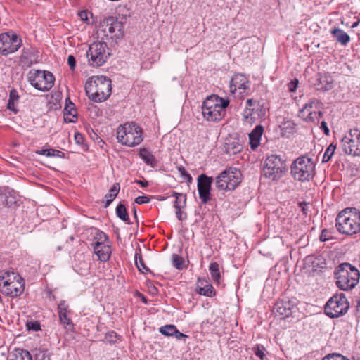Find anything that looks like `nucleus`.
I'll use <instances>...</instances> for the list:
<instances>
[{
    "instance_id": "38",
    "label": "nucleus",
    "mask_w": 360,
    "mask_h": 360,
    "mask_svg": "<svg viewBox=\"0 0 360 360\" xmlns=\"http://www.w3.org/2000/svg\"><path fill=\"white\" fill-rule=\"evenodd\" d=\"M35 360H51L46 350L43 349H35Z\"/></svg>"
},
{
    "instance_id": "64",
    "label": "nucleus",
    "mask_w": 360,
    "mask_h": 360,
    "mask_svg": "<svg viewBox=\"0 0 360 360\" xmlns=\"http://www.w3.org/2000/svg\"><path fill=\"white\" fill-rule=\"evenodd\" d=\"M359 305H360V301L359 302Z\"/></svg>"
},
{
    "instance_id": "52",
    "label": "nucleus",
    "mask_w": 360,
    "mask_h": 360,
    "mask_svg": "<svg viewBox=\"0 0 360 360\" xmlns=\"http://www.w3.org/2000/svg\"><path fill=\"white\" fill-rule=\"evenodd\" d=\"M88 15L89 12L87 11H82L79 13V15L82 20L87 21L88 20Z\"/></svg>"
},
{
    "instance_id": "39",
    "label": "nucleus",
    "mask_w": 360,
    "mask_h": 360,
    "mask_svg": "<svg viewBox=\"0 0 360 360\" xmlns=\"http://www.w3.org/2000/svg\"><path fill=\"white\" fill-rule=\"evenodd\" d=\"M320 105L321 103L317 100L309 101L304 105V108H302V111H307L308 112L309 115H311V111L310 110L313 108V106L314 105L316 108H319Z\"/></svg>"
},
{
    "instance_id": "32",
    "label": "nucleus",
    "mask_w": 360,
    "mask_h": 360,
    "mask_svg": "<svg viewBox=\"0 0 360 360\" xmlns=\"http://www.w3.org/2000/svg\"><path fill=\"white\" fill-rule=\"evenodd\" d=\"M198 292L200 295L207 296V297H212L214 295V290L211 284L206 283L205 286H198Z\"/></svg>"
},
{
    "instance_id": "18",
    "label": "nucleus",
    "mask_w": 360,
    "mask_h": 360,
    "mask_svg": "<svg viewBox=\"0 0 360 360\" xmlns=\"http://www.w3.org/2000/svg\"><path fill=\"white\" fill-rule=\"evenodd\" d=\"M94 251L101 261H107L110 258L111 250L108 243L94 242L92 243Z\"/></svg>"
},
{
    "instance_id": "19",
    "label": "nucleus",
    "mask_w": 360,
    "mask_h": 360,
    "mask_svg": "<svg viewBox=\"0 0 360 360\" xmlns=\"http://www.w3.org/2000/svg\"><path fill=\"white\" fill-rule=\"evenodd\" d=\"M243 89L245 93L246 90L250 89V82L247 78L240 74L236 75L230 82V91L232 93L236 90V89Z\"/></svg>"
},
{
    "instance_id": "28",
    "label": "nucleus",
    "mask_w": 360,
    "mask_h": 360,
    "mask_svg": "<svg viewBox=\"0 0 360 360\" xmlns=\"http://www.w3.org/2000/svg\"><path fill=\"white\" fill-rule=\"evenodd\" d=\"M116 214L122 221L130 224L129 217L126 207L123 204H119L116 207Z\"/></svg>"
},
{
    "instance_id": "1",
    "label": "nucleus",
    "mask_w": 360,
    "mask_h": 360,
    "mask_svg": "<svg viewBox=\"0 0 360 360\" xmlns=\"http://www.w3.org/2000/svg\"><path fill=\"white\" fill-rule=\"evenodd\" d=\"M111 90V80L105 76H93L85 84L89 98L94 102L105 101L110 96Z\"/></svg>"
},
{
    "instance_id": "48",
    "label": "nucleus",
    "mask_w": 360,
    "mask_h": 360,
    "mask_svg": "<svg viewBox=\"0 0 360 360\" xmlns=\"http://www.w3.org/2000/svg\"><path fill=\"white\" fill-rule=\"evenodd\" d=\"M68 63L70 65V68L72 70H73L75 68L76 60L73 56L70 55L68 58Z\"/></svg>"
},
{
    "instance_id": "50",
    "label": "nucleus",
    "mask_w": 360,
    "mask_h": 360,
    "mask_svg": "<svg viewBox=\"0 0 360 360\" xmlns=\"http://www.w3.org/2000/svg\"><path fill=\"white\" fill-rule=\"evenodd\" d=\"M330 238L329 236V232L328 230L324 229L322 231L321 235H320V240L321 241H326Z\"/></svg>"
},
{
    "instance_id": "60",
    "label": "nucleus",
    "mask_w": 360,
    "mask_h": 360,
    "mask_svg": "<svg viewBox=\"0 0 360 360\" xmlns=\"http://www.w3.org/2000/svg\"><path fill=\"white\" fill-rule=\"evenodd\" d=\"M359 22H360V20L354 22L352 25L351 26L352 28H355L356 27L359 25Z\"/></svg>"
},
{
    "instance_id": "17",
    "label": "nucleus",
    "mask_w": 360,
    "mask_h": 360,
    "mask_svg": "<svg viewBox=\"0 0 360 360\" xmlns=\"http://www.w3.org/2000/svg\"><path fill=\"white\" fill-rule=\"evenodd\" d=\"M297 307L292 301H278L274 306V310L283 318L292 316Z\"/></svg>"
},
{
    "instance_id": "59",
    "label": "nucleus",
    "mask_w": 360,
    "mask_h": 360,
    "mask_svg": "<svg viewBox=\"0 0 360 360\" xmlns=\"http://www.w3.org/2000/svg\"><path fill=\"white\" fill-rule=\"evenodd\" d=\"M136 183L139 184V185H141L143 188L146 187L148 185V182L147 181L136 180Z\"/></svg>"
},
{
    "instance_id": "31",
    "label": "nucleus",
    "mask_w": 360,
    "mask_h": 360,
    "mask_svg": "<svg viewBox=\"0 0 360 360\" xmlns=\"http://www.w3.org/2000/svg\"><path fill=\"white\" fill-rule=\"evenodd\" d=\"M37 154L46 155L47 157H63L64 153L56 149H43L41 150H37Z\"/></svg>"
},
{
    "instance_id": "49",
    "label": "nucleus",
    "mask_w": 360,
    "mask_h": 360,
    "mask_svg": "<svg viewBox=\"0 0 360 360\" xmlns=\"http://www.w3.org/2000/svg\"><path fill=\"white\" fill-rule=\"evenodd\" d=\"M297 84H298V80L297 79L292 80L288 84V89H289L290 91H292V92L295 91L297 89Z\"/></svg>"
},
{
    "instance_id": "12",
    "label": "nucleus",
    "mask_w": 360,
    "mask_h": 360,
    "mask_svg": "<svg viewBox=\"0 0 360 360\" xmlns=\"http://www.w3.org/2000/svg\"><path fill=\"white\" fill-rule=\"evenodd\" d=\"M341 145L346 154L360 156V130L351 129L342 139Z\"/></svg>"
},
{
    "instance_id": "4",
    "label": "nucleus",
    "mask_w": 360,
    "mask_h": 360,
    "mask_svg": "<svg viewBox=\"0 0 360 360\" xmlns=\"http://www.w3.org/2000/svg\"><path fill=\"white\" fill-rule=\"evenodd\" d=\"M229 101L217 95L208 96L202 103V112L203 117L209 122H219L225 115L226 108Z\"/></svg>"
},
{
    "instance_id": "27",
    "label": "nucleus",
    "mask_w": 360,
    "mask_h": 360,
    "mask_svg": "<svg viewBox=\"0 0 360 360\" xmlns=\"http://www.w3.org/2000/svg\"><path fill=\"white\" fill-rule=\"evenodd\" d=\"M10 360H32V358L29 352L18 349H15Z\"/></svg>"
},
{
    "instance_id": "6",
    "label": "nucleus",
    "mask_w": 360,
    "mask_h": 360,
    "mask_svg": "<svg viewBox=\"0 0 360 360\" xmlns=\"http://www.w3.org/2000/svg\"><path fill=\"white\" fill-rule=\"evenodd\" d=\"M117 139L119 143L128 147H134L143 141L141 128L133 122H127L117 129Z\"/></svg>"
},
{
    "instance_id": "8",
    "label": "nucleus",
    "mask_w": 360,
    "mask_h": 360,
    "mask_svg": "<svg viewBox=\"0 0 360 360\" xmlns=\"http://www.w3.org/2000/svg\"><path fill=\"white\" fill-rule=\"evenodd\" d=\"M241 173L236 168L229 167L215 178L218 191H233L241 182Z\"/></svg>"
},
{
    "instance_id": "35",
    "label": "nucleus",
    "mask_w": 360,
    "mask_h": 360,
    "mask_svg": "<svg viewBox=\"0 0 360 360\" xmlns=\"http://www.w3.org/2000/svg\"><path fill=\"white\" fill-rule=\"evenodd\" d=\"M335 149H336V146L333 143H330L324 153L322 162H328L333 157Z\"/></svg>"
},
{
    "instance_id": "16",
    "label": "nucleus",
    "mask_w": 360,
    "mask_h": 360,
    "mask_svg": "<svg viewBox=\"0 0 360 360\" xmlns=\"http://www.w3.org/2000/svg\"><path fill=\"white\" fill-rule=\"evenodd\" d=\"M25 289L24 281H15L14 282L4 281V284L1 285L0 282V291L6 296L12 297H16L20 296Z\"/></svg>"
},
{
    "instance_id": "43",
    "label": "nucleus",
    "mask_w": 360,
    "mask_h": 360,
    "mask_svg": "<svg viewBox=\"0 0 360 360\" xmlns=\"http://www.w3.org/2000/svg\"><path fill=\"white\" fill-rule=\"evenodd\" d=\"M65 122H75L77 121V113L65 112L63 114Z\"/></svg>"
},
{
    "instance_id": "63",
    "label": "nucleus",
    "mask_w": 360,
    "mask_h": 360,
    "mask_svg": "<svg viewBox=\"0 0 360 360\" xmlns=\"http://www.w3.org/2000/svg\"><path fill=\"white\" fill-rule=\"evenodd\" d=\"M143 301H144L145 302H146V300L143 297Z\"/></svg>"
},
{
    "instance_id": "21",
    "label": "nucleus",
    "mask_w": 360,
    "mask_h": 360,
    "mask_svg": "<svg viewBox=\"0 0 360 360\" xmlns=\"http://www.w3.org/2000/svg\"><path fill=\"white\" fill-rule=\"evenodd\" d=\"M263 131V127L258 125L249 134L251 149L255 150L258 147Z\"/></svg>"
},
{
    "instance_id": "10",
    "label": "nucleus",
    "mask_w": 360,
    "mask_h": 360,
    "mask_svg": "<svg viewBox=\"0 0 360 360\" xmlns=\"http://www.w3.org/2000/svg\"><path fill=\"white\" fill-rule=\"evenodd\" d=\"M110 53L108 52V46L105 42L96 41L91 44L86 51V57L89 65L100 67L103 65L108 58Z\"/></svg>"
},
{
    "instance_id": "45",
    "label": "nucleus",
    "mask_w": 360,
    "mask_h": 360,
    "mask_svg": "<svg viewBox=\"0 0 360 360\" xmlns=\"http://www.w3.org/2000/svg\"><path fill=\"white\" fill-rule=\"evenodd\" d=\"M150 201V198L147 195L139 196L136 198L135 202L139 205H142L145 203H148Z\"/></svg>"
},
{
    "instance_id": "5",
    "label": "nucleus",
    "mask_w": 360,
    "mask_h": 360,
    "mask_svg": "<svg viewBox=\"0 0 360 360\" xmlns=\"http://www.w3.org/2000/svg\"><path fill=\"white\" fill-rule=\"evenodd\" d=\"M335 278L337 286L342 290L354 288L359 283V271L349 263L340 264L335 270Z\"/></svg>"
},
{
    "instance_id": "29",
    "label": "nucleus",
    "mask_w": 360,
    "mask_h": 360,
    "mask_svg": "<svg viewBox=\"0 0 360 360\" xmlns=\"http://www.w3.org/2000/svg\"><path fill=\"white\" fill-rule=\"evenodd\" d=\"M209 269L210 271L211 277L214 282L219 283L220 270L219 265L217 262H212L210 264Z\"/></svg>"
},
{
    "instance_id": "11",
    "label": "nucleus",
    "mask_w": 360,
    "mask_h": 360,
    "mask_svg": "<svg viewBox=\"0 0 360 360\" xmlns=\"http://www.w3.org/2000/svg\"><path fill=\"white\" fill-rule=\"evenodd\" d=\"M28 79L36 89L47 91L54 85L55 77L50 72L32 70L28 73Z\"/></svg>"
},
{
    "instance_id": "36",
    "label": "nucleus",
    "mask_w": 360,
    "mask_h": 360,
    "mask_svg": "<svg viewBox=\"0 0 360 360\" xmlns=\"http://www.w3.org/2000/svg\"><path fill=\"white\" fill-rule=\"evenodd\" d=\"M176 329L174 325H165L160 328V332L165 336H174Z\"/></svg>"
},
{
    "instance_id": "40",
    "label": "nucleus",
    "mask_w": 360,
    "mask_h": 360,
    "mask_svg": "<svg viewBox=\"0 0 360 360\" xmlns=\"http://www.w3.org/2000/svg\"><path fill=\"white\" fill-rule=\"evenodd\" d=\"M322 360H349L339 353H332L326 355Z\"/></svg>"
},
{
    "instance_id": "20",
    "label": "nucleus",
    "mask_w": 360,
    "mask_h": 360,
    "mask_svg": "<svg viewBox=\"0 0 360 360\" xmlns=\"http://www.w3.org/2000/svg\"><path fill=\"white\" fill-rule=\"evenodd\" d=\"M68 305L65 303V301L60 302L58 306V311L60 323L63 324L65 328L70 329L72 327V323L71 320L68 317Z\"/></svg>"
},
{
    "instance_id": "33",
    "label": "nucleus",
    "mask_w": 360,
    "mask_h": 360,
    "mask_svg": "<svg viewBox=\"0 0 360 360\" xmlns=\"http://www.w3.org/2000/svg\"><path fill=\"white\" fill-rule=\"evenodd\" d=\"M140 157L145 161L148 165L153 166L155 158L147 149H141L139 153Z\"/></svg>"
},
{
    "instance_id": "25",
    "label": "nucleus",
    "mask_w": 360,
    "mask_h": 360,
    "mask_svg": "<svg viewBox=\"0 0 360 360\" xmlns=\"http://www.w3.org/2000/svg\"><path fill=\"white\" fill-rule=\"evenodd\" d=\"M283 162L280 158L277 155H271L269 156L264 162L263 167H282Z\"/></svg>"
},
{
    "instance_id": "2",
    "label": "nucleus",
    "mask_w": 360,
    "mask_h": 360,
    "mask_svg": "<svg viewBox=\"0 0 360 360\" xmlns=\"http://www.w3.org/2000/svg\"><path fill=\"white\" fill-rule=\"evenodd\" d=\"M336 228L342 234L353 235L360 232V211L347 208L336 217Z\"/></svg>"
},
{
    "instance_id": "23",
    "label": "nucleus",
    "mask_w": 360,
    "mask_h": 360,
    "mask_svg": "<svg viewBox=\"0 0 360 360\" xmlns=\"http://www.w3.org/2000/svg\"><path fill=\"white\" fill-rule=\"evenodd\" d=\"M331 34L342 45L345 46L350 41V37L341 29L335 28L331 31Z\"/></svg>"
},
{
    "instance_id": "54",
    "label": "nucleus",
    "mask_w": 360,
    "mask_h": 360,
    "mask_svg": "<svg viewBox=\"0 0 360 360\" xmlns=\"http://www.w3.org/2000/svg\"><path fill=\"white\" fill-rule=\"evenodd\" d=\"M320 128L324 131V133L328 135L329 134V129L327 127V124L326 122L323 121L321 122Z\"/></svg>"
},
{
    "instance_id": "3",
    "label": "nucleus",
    "mask_w": 360,
    "mask_h": 360,
    "mask_svg": "<svg viewBox=\"0 0 360 360\" xmlns=\"http://www.w3.org/2000/svg\"><path fill=\"white\" fill-rule=\"evenodd\" d=\"M125 17L109 16L101 20L98 28V34L102 39L119 40L124 36Z\"/></svg>"
},
{
    "instance_id": "41",
    "label": "nucleus",
    "mask_w": 360,
    "mask_h": 360,
    "mask_svg": "<svg viewBox=\"0 0 360 360\" xmlns=\"http://www.w3.org/2000/svg\"><path fill=\"white\" fill-rule=\"evenodd\" d=\"M94 239L96 240V242L107 243L108 238L104 232L97 231Z\"/></svg>"
},
{
    "instance_id": "22",
    "label": "nucleus",
    "mask_w": 360,
    "mask_h": 360,
    "mask_svg": "<svg viewBox=\"0 0 360 360\" xmlns=\"http://www.w3.org/2000/svg\"><path fill=\"white\" fill-rule=\"evenodd\" d=\"M282 167H263V175L266 178L274 181L281 176Z\"/></svg>"
},
{
    "instance_id": "26",
    "label": "nucleus",
    "mask_w": 360,
    "mask_h": 360,
    "mask_svg": "<svg viewBox=\"0 0 360 360\" xmlns=\"http://www.w3.org/2000/svg\"><path fill=\"white\" fill-rule=\"evenodd\" d=\"M120 189V184L118 183L114 184L110 190V193L106 194L105 198H106L105 205V207H108L110 204L114 200L116 196L118 194V192Z\"/></svg>"
},
{
    "instance_id": "44",
    "label": "nucleus",
    "mask_w": 360,
    "mask_h": 360,
    "mask_svg": "<svg viewBox=\"0 0 360 360\" xmlns=\"http://www.w3.org/2000/svg\"><path fill=\"white\" fill-rule=\"evenodd\" d=\"M179 171L181 173V176L184 177L188 184L191 183L192 177L186 171L184 167H181L179 168Z\"/></svg>"
},
{
    "instance_id": "53",
    "label": "nucleus",
    "mask_w": 360,
    "mask_h": 360,
    "mask_svg": "<svg viewBox=\"0 0 360 360\" xmlns=\"http://www.w3.org/2000/svg\"><path fill=\"white\" fill-rule=\"evenodd\" d=\"M174 336L176 337V339L178 340H181L182 338H187L188 336L182 333H181L180 331L178 330V329L176 328V331L174 334Z\"/></svg>"
},
{
    "instance_id": "62",
    "label": "nucleus",
    "mask_w": 360,
    "mask_h": 360,
    "mask_svg": "<svg viewBox=\"0 0 360 360\" xmlns=\"http://www.w3.org/2000/svg\"><path fill=\"white\" fill-rule=\"evenodd\" d=\"M325 81H326V78L321 77V78L320 79V83H322L323 82H325Z\"/></svg>"
},
{
    "instance_id": "46",
    "label": "nucleus",
    "mask_w": 360,
    "mask_h": 360,
    "mask_svg": "<svg viewBox=\"0 0 360 360\" xmlns=\"http://www.w3.org/2000/svg\"><path fill=\"white\" fill-rule=\"evenodd\" d=\"M264 350L265 349L263 346H257V347L255 349V354L257 356L261 359H263L264 356Z\"/></svg>"
},
{
    "instance_id": "56",
    "label": "nucleus",
    "mask_w": 360,
    "mask_h": 360,
    "mask_svg": "<svg viewBox=\"0 0 360 360\" xmlns=\"http://www.w3.org/2000/svg\"><path fill=\"white\" fill-rule=\"evenodd\" d=\"M331 88H332V84L327 82V84L325 86H322V87L319 88V89H322L323 91H328Z\"/></svg>"
},
{
    "instance_id": "37",
    "label": "nucleus",
    "mask_w": 360,
    "mask_h": 360,
    "mask_svg": "<svg viewBox=\"0 0 360 360\" xmlns=\"http://www.w3.org/2000/svg\"><path fill=\"white\" fill-rule=\"evenodd\" d=\"M173 265L177 269H182L184 266V259L181 256L174 254L172 256Z\"/></svg>"
},
{
    "instance_id": "58",
    "label": "nucleus",
    "mask_w": 360,
    "mask_h": 360,
    "mask_svg": "<svg viewBox=\"0 0 360 360\" xmlns=\"http://www.w3.org/2000/svg\"><path fill=\"white\" fill-rule=\"evenodd\" d=\"M18 97V96L16 95V91H11V93H10V100H9V103H8V105L10 106L11 105V100L13 99L14 97Z\"/></svg>"
},
{
    "instance_id": "61",
    "label": "nucleus",
    "mask_w": 360,
    "mask_h": 360,
    "mask_svg": "<svg viewBox=\"0 0 360 360\" xmlns=\"http://www.w3.org/2000/svg\"><path fill=\"white\" fill-rule=\"evenodd\" d=\"M133 212H134V216L135 218L137 217V214H136V207H134L133 209Z\"/></svg>"
},
{
    "instance_id": "14",
    "label": "nucleus",
    "mask_w": 360,
    "mask_h": 360,
    "mask_svg": "<svg viewBox=\"0 0 360 360\" xmlns=\"http://www.w3.org/2000/svg\"><path fill=\"white\" fill-rule=\"evenodd\" d=\"M262 111L259 103L252 98L248 99L243 113L244 120L249 124L255 122L262 116Z\"/></svg>"
},
{
    "instance_id": "9",
    "label": "nucleus",
    "mask_w": 360,
    "mask_h": 360,
    "mask_svg": "<svg viewBox=\"0 0 360 360\" xmlns=\"http://www.w3.org/2000/svg\"><path fill=\"white\" fill-rule=\"evenodd\" d=\"M349 302L343 293L335 294L326 302L324 310L330 318H338L345 314L349 309Z\"/></svg>"
},
{
    "instance_id": "47",
    "label": "nucleus",
    "mask_w": 360,
    "mask_h": 360,
    "mask_svg": "<svg viewBox=\"0 0 360 360\" xmlns=\"http://www.w3.org/2000/svg\"><path fill=\"white\" fill-rule=\"evenodd\" d=\"M27 326L28 330H32L34 331H38L40 330V324L38 322L27 323Z\"/></svg>"
},
{
    "instance_id": "30",
    "label": "nucleus",
    "mask_w": 360,
    "mask_h": 360,
    "mask_svg": "<svg viewBox=\"0 0 360 360\" xmlns=\"http://www.w3.org/2000/svg\"><path fill=\"white\" fill-rule=\"evenodd\" d=\"M172 196L176 198L174 207L176 209L184 208L186 203V195L182 193L174 192Z\"/></svg>"
},
{
    "instance_id": "34",
    "label": "nucleus",
    "mask_w": 360,
    "mask_h": 360,
    "mask_svg": "<svg viewBox=\"0 0 360 360\" xmlns=\"http://www.w3.org/2000/svg\"><path fill=\"white\" fill-rule=\"evenodd\" d=\"M135 263L137 268L141 272L147 273L150 271L149 269L145 265L141 253H136Z\"/></svg>"
},
{
    "instance_id": "57",
    "label": "nucleus",
    "mask_w": 360,
    "mask_h": 360,
    "mask_svg": "<svg viewBox=\"0 0 360 360\" xmlns=\"http://www.w3.org/2000/svg\"><path fill=\"white\" fill-rule=\"evenodd\" d=\"M75 139L77 143H79L80 141L82 140V136L79 133H76L75 135Z\"/></svg>"
},
{
    "instance_id": "7",
    "label": "nucleus",
    "mask_w": 360,
    "mask_h": 360,
    "mask_svg": "<svg viewBox=\"0 0 360 360\" xmlns=\"http://www.w3.org/2000/svg\"><path fill=\"white\" fill-rule=\"evenodd\" d=\"M315 162L311 158L302 155L295 159L291 165V174L299 181H309L315 175Z\"/></svg>"
},
{
    "instance_id": "42",
    "label": "nucleus",
    "mask_w": 360,
    "mask_h": 360,
    "mask_svg": "<svg viewBox=\"0 0 360 360\" xmlns=\"http://www.w3.org/2000/svg\"><path fill=\"white\" fill-rule=\"evenodd\" d=\"M64 113L65 112H72V113H77L76 110L75 108V104L72 103L69 98L66 99V105L63 110Z\"/></svg>"
},
{
    "instance_id": "24",
    "label": "nucleus",
    "mask_w": 360,
    "mask_h": 360,
    "mask_svg": "<svg viewBox=\"0 0 360 360\" xmlns=\"http://www.w3.org/2000/svg\"><path fill=\"white\" fill-rule=\"evenodd\" d=\"M15 281H22L23 278L17 273L13 271H4L0 276V282L1 285L4 281L14 282Z\"/></svg>"
},
{
    "instance_id": "55",
    "label": "nucleus",
    "mask_w": 360,
    "mask_h": 360,
    "mask_svg": "<svg viewBox=\"0 0 360 360\" xmlns=\"http://www.w3.org/2000/svg\"><path fill=\"white\" fill-rule=\"evenodd\" d=\"M300 207L304 214H307L309 204L304 202L300 203Z\"/></svg>"
},
{
    "instance_id": "51",
    "label": "nucleus",
    "mask_w": 360,
    "mask_h": 360,
    "mask_svg": "<svg viewBox=\"0 0 360 360\" xmlns=\"http://www.w3.org/2000/svg\"><path fill=\"white\" fill-rule=\"evenodd\" d=\"M181 208H179V209H176V217L178 218L179 220L180 221H183L186 218V216L185 214H184L181 211Z\"/></svg>"
},
{
    "instance_id": "13",
    "label": "nucleus",
    "mask_w": 360,
    "mask_h": 360,
    "mask_svg": "<svg viewBox=\"0 0 360 360\" xmlns=\"http://www.w3.org/2000/svg\"><path fill=\"white\" fill-rule=\"evenodd\" d=\"M21 46V39L16 34H0V53L7 56L15 52Z\"/></svg>"
},
{
    "instance_id": "15",
    "label": "nucleus",
    "mask_w": 360,
    "mask_h": 360,
    "mask_svg": "<svg viewBox=\"0 0 360 360\" xmlns=\"http://www.w3.org/2000/svg\"><path fill=\"white\" fill-rule=\"evenodd\" d=\"M213 178L201 174L198 178V191L202 203L205 204L210 200V190Z\"/></svg>"
}]
</instances>
